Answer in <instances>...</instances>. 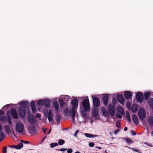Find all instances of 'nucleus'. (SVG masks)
Wrapping results in <instances>:
<instances>
[{
	"instance_id": "nucleus-47",
	"label": "nucleus",
	"mask_w": 153,
	"mask_h": 153,
	"mask_svg": "<svg viewBox=\"0 0 153 153\" xmlns=\"http://www.w3.org/2000/svg\"><path fill=\"white\" fill-rule=\"evenodd\" d=\"M5 112L3 111H0V116H2L4 114Z\"/></svg>"
},
{
	"instance_id": "nucleus-40",
	"label": "nucleus",
	"mask_w": 153,
	"mask_h": 153,
	"mask_svg": "<svg viewBox=\"0 0 153 153\" xmlns=\"http://www.w3.org/2000/svg\"><path fill=\"white\" fill-rule=\"evenodd\" d=\"M7 118H8L7 120H8V123L10 125H11V123H12V122H11V117L8 115Z\"/></svg>"
},
{
	"instance_id": "nucleus-60",
	"label": "nucleus",
	"mask_w": 153,
	"mask_h": 153,
	"mask_svg": "<svg viewBox=\"0 0 153 153\" xmlns=\"http://www.w3.org/2000/svg\"><path fill=\"white\" fill-rule=\"evenodd\" d=\"M103 114L105 116H106L107 114V112L106 111H103Z\"/></svg>"
},
{
	"instance_id": "nucleus-56",
	"label": "nucleus",
	"mask_w": 153,
	"mask_h": 153,
	"mask_svg": "<svg viewBox=\"0 0 153 153\" xmlns=\"http://www.w3.org/2000/svg\"><path fill=\"white\" fill-rule=\"evenodd\" d=\"M67 150V149H64V148H61L59 149V151H65Z\"/></svg>"
},
{
	"instance_id": "nucleus-15",
	"label": "nucleus",
	"mask_w": 153,
	"mask_h": 153,
	"mask_svg": "<svg viewBox=\"0 0 153 153\" xmlns=\"http://www.w3.org/2000/svg\"><path fill=\"white\" fill-rule=\"evenodd\" d=\"M47 116L49 122H51L53 120V114L51 110H50L49 112H47Z\"/></svg>"
},
{
	"instance_id": "nucleus-31",
	"label": "nucleus",
	"mask_w": 153,
	"mask_h": 153,
	"mask_svg": "<svg viewBox=\"0 0 153 153\" xmlns=\"http://www.w3.org/2000/svg\"><path fill=\"white\" fill-rule=\"evenodd\" d=\"M23 144L22 143H20L18 145H16V149H19L23 147Z\"/></svg>"
},
{
	"instance_id": "nucleus-19",
	"label": "nucleus",
	"mask_w": 153,
	"mask_h": 153,
	"mask_svg": "<svg viewBox=\"0 0 153 153\" xmlns=\"http://www.w3.org/2000/svg\"><path fill=\"white\" fill-rule=\"evenodd\" d=\"M116 109L118 112L123 115L124 114L125 112L122 107L118 106L116 107Z\"/></svg>"
},
{
	"instance_id": "nucleus-63",
	"label": "nucleus",
	"mask_w": 153,
	"mask_h": 153,
	"mask_svg": "<svg viewBox=\"0 0 153 153\" xmlns=\"http://www.w3.org/2000/svg\"><path fill=\"white\" fill-rule=\"evenodd\" d=\"M2 129V127L1 125V124H0V131H1Z\"/></svg>"
},
{
	"instance_id": "nucleus-32",
	"label": "nucleus",
	"mask_w": 153,
	"mask_h": 153,
	"mask_svg": "<svg viewBox=\"0 0 153 153\" xmlns=\"http://www.w3.org/2000/svg\"><path fill=\"white\" fill-rule=\"evenodd\" d=\"M86 137L89 138H93L96 137V136L91 134L86 133L85 134Z\"/></svg>"
},
{
	"instance_id": "nucleus-34",
	"label": "nucleus",
	"mask_w": 153,
	"mask_h": 153,
	"mask_svg": "<svg viewBox=\"0 0 153 153\" xmlns=\"http://www.w3.org/2000/svg\"><path fill=\"white\" fill-rule=\"evenodd\" d=\"M125 139V140L127 143H133V141L131 140L130 139L128 138V137L126 138H124Z\"/></svg>"
},
{
	"instance_id": "nucleus-58",
	"label": "nucleus",
	"mask_w": 153,
	"mask_h": 153,
	"mask_svg": "<svg viewBox=\"0 0 153 153\" xmlns=\"http://www.w3.org/2000/svg\"><path fill=\"white\" fill-rule=\"evenodd\" d=\"M10 105V104L6 105L3 107V108L4 109L5 107L8 108Z\"/></svg>"
},
{
	"instance_id": "nucleus-59",
	"label": "nucleus",
	"mask_w": 153,
	"mask_h": 153,
	"mask_svg": "<svg viewBox=\"0 0 153 153\" xmlns=\"http://www.w3.org/2000/svg\"><path fill=\"white\" fill-rule=\"evenodd\" d=\"M144 143L145 144L147 145L148 146H152V144H150L147 143H145V142Z\"/></svg>"
},
{
	"instance_id": "nucleus-1",
	"label": "nucleus",
	"mask_w": 153,
	"mask_h": 153,
	"mask_svg": "<svg viewBox=\"0 0 153 153\" xmlns=\"http://www.w3.org/2000/svg\"><path fill=\"white\" fill-rule=\"evenodd\" d=\"M71 105L73 106L72 107V121H74V119L75 116V111L76 108L78 106V101L77 99H73L71 102Z\"/></svg>"
},
{
	"instance_id": "nucleus-57",
	"label": "nucleus",
	"mask_w": 153,
	"mask_h": 153,
	"mask_svg": "<svg viewBox=\"0 0 153 153\" xmlns=\"http://www.w3.org/2000/svg\"><path fill=\"white\" fill-rule=\"evenodd\" d=\"M9 147L16 149V145H10L8 146Z\"/></svg>"
},
{
	"instance_id": "nucleus-11",
	"label": "nucleus",
	"mask_w": 153,
	"mask_h": 153,
	"mask_svg": "<svg viewBox=\"0 0 153 153\" xmlns=\"http://www.w3.org/2000/svg\"><path fill=\"white\" fill-rule=\"evenodd\" d=\"M64 115L66 117L69 116L70 115L72 116V109H69L68 108H65L64 111Z\"/></svg>"
},
{
	"instance_id": "nucleus-41",
	"label": "nucleus",
	"mask_w": 153,
	"mask_h": 153,
	"mask_svg": "<svg viewBox=\"0 0 153 153\" xmlns=\"http://www.w3.org/2000/svg\"><path fill=\"white\" fill-rule=\"evenodd\" d=\"M116 127L118 128L120 127V123L119 121H117L116 122Z\"/></svg>"
},
{
	"instance_id": "nucleus-38",
	"label": "nucleus",
	"mask_w": 153,
	"mask_h": 153,
	"mask_svg": "<svg viewBox=\"0 0 153 153\" xmlns=\"http://www.w3.org/2000/svg\"><path fill=\"white\" fill-rule=\"evenodd\" d=\"M58 143H52L50 144V146L51 148H52L58 146Z\"/></svg>"
},
{
	"instance_id": "nucleus-20",
	"label": "nucleus",
	"mask_w": 153,
	"mask_h": 153,
	"mask_svg": "<svg viewBox=\"0 0 153 153\" xmlns=\"http://www.w3.org/2000/svg\"><path fill=\"white\" fill-rule=\"evenodd\" d=\"M59 101L61 108H63L64 106L67 105L66 102H65V101L62 99H59Z\"/></svg>"
},
{
	"instance_id": "nucleus-4",
	"label": "nucleus",
	"mask_w": 153,
	"mask_h": 153,
	"mask_svg": "<svg viewBox=\"0 0 153 153\" xmlns=\"http://www.w3.org/2000/svg\"><path fill=\"white\" fill-rule=\"evenodd\" d=\"M136 99L137 102L141 103L144 100V96L142 93L139 92L136 95Z\"/></svg>"
},
{
	"instance_id": "nucleus-24",
	"label": "nucleus",
	"mask_w": 153,
	"mask_h": 153,
	"mask_svg": "<svg viewBox=\"0 0 153 153\" xmlns=\"http://www.w3.org/2000/svg\"><path fill=\"white\" fill-rule=\"evenodd\" d=\"M4 128L6 131L8 133L10 132V126L8 125H6L4 126Z\"/></svg>"
},
{
	"instance_id": "nucleus-28",
	"label": "nucleus",
	"mask_w": 153,
	"mask_h": 153,
	"mask_svg": "<svg viewBox=\"0 0 153 153\" xmlns=\"http://www.w3.org/2000/svg\"><path fill=\"white\" fill-rule=\"evenodd\" d=\"M126 118L128 120V122L129 123H131V120L128 111H126Z\"/></svg>"
},
{
	"instance_id": "nucleus-16",
	"label": "nucleus",
	"mask_w": 153,
	"mask_h": 153,
	"mask_svg": "<svg viewBox=\"0 0 153 153\" xmlns=\"http://www.w3.org/2000/svg\"><path fill=\"white\" fill-rule=\"evenodd\" d=\"M19 104L21 106L24 108H26L29 106V102H27L22 101L20 102Z\"/></svg>"
},
{
	"instance_id": "nucleus-12",
	"label": "nucleus",
	"mask_w": 153,
	"mask_h": 153,
	"mask_svg": "<svg viewBox=\"0 0 153 153\" xmlns=\"http://www.w3.org/2000/svg\"><path fill=\"white\" fill-rule=\"evenodd\" d=\"M117 100L118 102L121 104H123L124 102V98L123 96L121 94H119L117 96Z\"/></svg>"
},
{
	"instance_id": "nucleus-53",
	"label": "nucleus",
	"mask_w": 153,
	"mask_h": 153,
	"mask_svg": "<svg viewBox=\"0 0 153 153\" xmlns=\"http://www.w3.org/2000/svg\"><path fill=\"white\" fill-rule=\"evenodd\" d=\"M73 152V150L71 149H68L67 150V152L68 153H71Z\"/></svg>"
},
{
	"instance_id": "nucleus-30",
	"label": "nucleus",
	"mask_w": 153,
	"mask_h": 153,
	"mask_svg": "<svg viewBox=\"0 0 153 153\" xmlns=\"http://www.w3.org/2000/svg\"><path fill=\"white\" fill-rule=\"evenodd\" d=\"M150 94L149 92L147 91L144 94V98L145 100H147L149 97Z\"/></svg>"
},
{
	"instance_id": "nucleus-29",
	"label": "nucleus",
	"mask_w": 153,
	"mask_h": 153,
	"mask_svg": "<svg viewBox=\"0 0 153 153\" xmlns=\"http://www.w3.org/2000/svg\"><path fill=\"white\" fill-rule=\"evenodd\" d=\"M7 120V117L5 116H1L0 118V121L2 123H5Z\"/></svg>"
},
{
	"instance_id": "nucleus-36",
	"label": "nucleus",
	"mask_w": 153,
	"mask_h": 153,
	"mask_svg": "<svg viewBox=\"0 0 153 153\" xmlns=\"http://www.w3.org/2000/svg\"><path fill=\"white\" fill-rule=\"evenodd\" d=\"M65 143V140L62 139H60L59 140L58 142V143L60 145H62Z\"/></svg>"
},
{
	"instance_id": "nucleus-6",
	"label": "nucleus",
	"mask_w": 153,
	"mask_h": 153,
	"mask_svg": "<svg viewBox=\"0 0 153 153\" xmlns=\"http://www.w3.org/2000/svg\"><path fill=\"white\" fill-rule=\"evenodd\" d=\"M10 113L11 114V116L13 117L15 119H18L19 117L17 112L15 109L12 108L10 111H7V114L8 115H9V114Z\"/></svg>"
},
{
	"instance_id": "nucleus-26",
	"label": "nucleus",
	"mask_w": 153,
	"mask_h": 153,
	"mask_svg": "<svg viewBox=\"0 0 153 153\" xmlns=\"http://www.w3.org/2000/svg\"><path fill=\"white\" fill-rule=\"evenodd\" d=\"M27 120L29 122L31 123H35L36 122V120L33 117L28 118Z\"/></svg>"
},
{
	"instance_id": "nucleus-5",
	"label": "nucleus",
	"mask_w": 153,
	"mask_h": 153,
	"mask_svg": "<svg viewBox=\"0 0 153 153\" xmlns=\"http://www.w3.org/2000/svg\"><path fill=\"white\" fill-rule=\"evenodd\" d=\"M138 116L139 119L142 120L146 117V113L144 110L143 108H140L138 111Z\"/></svg>"
},
{
	"instance_id": "nucleus-62",
	"label": "nucleus",
	"mask_w": 153,
	"mask_h": 153,
	"mask_svg": "<svg viewBox=\"0 0 153 153\" xmlns=\"http://www.w3.org/2000/svg\"><path fill=\"white\" fill-rule=\"evenodd\" d=\"M46 138V137H44L42 139L41 143H42V142H43L44 140H45V138Z\"/></svg>"
},
{
	"instance_id": "nucleus-52",
	"label": "nucleus",
	"mask_w": 153,
	"mask_h": 153,
	"mask_svg": "<svg viewBox=\"0 0 153 153\" xmlns=\"http://www.w3.org/2000/svg\"><path fill=\"white\" fill-rule=\"evenodd\" d=\"M131 133L132 135H135L136 134V133L135 131L133 130L131 131Z\"/></svg>"
},
{
	"instance_id": "nucleus-23",
	"label": "nucleus",
	"mask_w": 153,
	"mask_h": 153,
	"mask_svg": "<svg viewBox=\"0 0 153 153\" xmlns=\"http://www.w3.org/2000/svg\"><path fill=\"white\" fill-rule=\"evenodd\" d=\"M131 109L133 113H135L137 111L138 108L136 105H133L131 107Z\"/></svg>"
},
{
	"instance_id": "nucleus-64",
	"label": "nucleus",
	"mask_w": 153,
	"mask_h": 153,
	"mask_svg": "<svg viewBox=\"0 0 153 153\" xmlns=\"http://www.w3.org/2000/svg\"><path fill=\"white\" fill-rule=\"evenodd\" d=\"M127 129H128V128L127 127H125V128H124V130L125 131H127Z\"/></svg>"
},
{
	"instance_id": "nucleus-44",
	"label": "nucleus",
	"mask_w": 153,
	"mask_h": 153,
	"mask_svg": "<svg viewBox=\"0 0 153 153\" xmlns=\"http://www.w3.org/2000/svg\"><path fill=\"white\" fill-rule=\"evenodd\" d=\"M128 148L130 149H131V150H132L135 151V152H139V151L138 149H135V148H131L129 147H128Z\"/></svg>"
},
{
	"instance_id": "nucleus-49",
	"label": "nucleus",
	"mask_w": 153,
	"mask_h": 153,
	"mask_svg": "<svg viewBox=\"0 0 153 153\" xmlns=\"http://www.w3.org/2000/svg\"><path fill=\"white\" fill-rule=\"evenodd\" d=\"M79 130H77L75 131L74 134V135L75 136H76L77 135L78 133L79 132Z\"/></svg>"
},
{
	"instance_id": "nucleus-3",
	"label": "nucleus",
	"mask_w": 153,
	"mask_h": 153,
	"mask_svg": "<svg viewBox=\"0 0 153 153\" xmlns=\"http://www.w3.org/2000/svg\"><path fill=\"white\" fill-rule=\"evenodd\" d=\"M24 129V126L22 123L19 122L17 123L15 127V129L17 132L21 133L23 131Z\"/></svg>"
},
{
	"instance_id": "nucleus-7",
	"label": "nucleus",
	"mask_w": 153,
	"mask_h": 153,
	"mask_svg": "<svg viewBox=\"0 0 153 153\" xmlns=\"http://www.w3.org/2000/svg\"><path fill=\"white\" fill-rule=\"evenodd\" d=\"M93 102L94 108H97L100 106V101L97 97H95L93 98Z\"/></svg>"
},
{
	"instance_id": "nucleus-21",
	"label": "nucleus",
	"mask_w": 153,
	"mask_h": 153,
	"mask_svg": "<svg viewBox=\"0 0 153 153\" xmlns=\"http://www.w3.org/2000/svg\"><path fill=\"white\" fill-rule=\"evenodd\" d=\"M53 105L55 110H58L59 108V104L58 102L56 100H54L53 102Z\"/></svg>"
},
{
	"instance_id": "nucleus-10",
	"label": "nucleus",
	"mask_w": 153,
	"mask_h": 153,
	"mask_svg": "<svg viewBox=\"0 0 153 153\" xmlns=\"http://www.w3.org/2000/svg\"><path fill=\"white\" fill-rule=\"evenodd\" d=\"M109 97L107 94H104L102 96V100L103 104L105 105H107L108 104Z\"/></svg>"
},
{
	"instance_id": "nucleus-51",
	"label": "nucleus",
	"mask_w": 153,
	"mask_h": 153,
	"mask_svg": "<svg viewBox=\"0 0 153 153\" xmlns=\"http://www.w3.org/2000/svg\"><path fill=\"white\" fill-rule=\"evenodd\" d=\"M86 113L83 112L82 113V116L83 117L85 118L86 117Z\"/></svg>"
},
{
	"instance_id": "nucleus-55",
	"label": "nucleus",
	"mask_w": 153,
	"mask_h": 153,
	"mask_svg": "<svg viewBox=\"0 0 153 153\" xmlns=\"http://www.w3.org/2000/svg\"><path fill=\"white\" fill-rule=\"evenodd\" d=\"M120 131V129H117V130L114 131V133L115 134H116Z\"/></svg>"
},
{
	"instance_id": "nucleus-27",
	"label": "nucleus",
	"mask_w": 153,
	"mask_h": 153,
	"mask_svg": "<svg viewBox=\"0 0 153 153\" xmlns=\"http://www.w3.org/2000/svg\"><path fill=\"white\" fill-rule=\"evenodd\" d=\"M37 105L39 106H42L44 105V100H39L37 102Z\"/></svg>"
},
{
	"instance_id": "nucleus-43",
	"label": "nucleus",
	"mask_w": 153,
	"mask_h": 153,
	"mask_svg": "<svg viewBox=\"0 0 153 153\" xmlns=\"http://www.w3.org/2000/svg\"><path fill=\"white\" fill-rule=\"evenodd\" d=\"M30 106L31 108L36 106L34 101H32L31 102Z\"/></svg>"
},
{
	"instance_id": "nucleus-14",
	"label": "nucleus",
	"mask_w": 153,
	"mask_h": 153,
	"mask_svg": "<svg viewBox=\"0 0 153 153\" xmlns=\"http://www.w3.org/2000/svg\"><path fill=\"white\" fill-rule=\"evenodd\" d=\"M132 119L134 123L136 125H137L139 122L138 118L137 115L135 114H133L132 115Z\"/></svg>"
},
{
	"instance_id": "nucleus-50",
	"label": "nucleus",
	"mask_w": 153,
	"mask_h": 153,
	"mask_svg": "<svg viewBox=\"0 0 153 153\" xmlns=\"http://www.w3.org/2000/svg\"><path fill=\"white\" fill-rule=\"evenodd\" d=\"M41 116V114H40L38 113L36 115V118H39Z\"/></svg>"
},
{
	"instance_id": "nucleus-54",
	"label": "nucleus",
	"mask_w": 153,
	"mask_h": 153,
	"mask_svg": "<svg viewBox=\"0 0 153 153\" xmlns=\"http://www.w3.org/2000/svg\"><path fill=\"white\" fill-rule=\"evenodd\" d=\"M23 143L25 144H28L30 143V142L27 141H24L22 140H21Z\"/></svg>"
},
{
	"instance_id": "nucleus-22",
	"label": "nucleus",
	"mask_w": 153,
	"mask_h": 153,
	"mask_svg": "<svg viewBox=\"0 0 153 153\" xmlns=\"http://www.w3.org/2000/svg\"><path fill=\"white\" fill-rule=\"evenodd\" d=\"M50 105V101L48 100H44V105L46 107H49Z\"/></svg>"
},
{
	"instance_id": "nucleus-39",
	"label": "nucleus",
	"mask_w": 153,
	"mask_h": 153,
	"mask_svg": "<svg viewBox=\"0 0 153 153\" xmlns=\"http://www.w3.org/2000/svg\"><path fill=\"white\" fill-rule=\"evenodd\" d=\"M31 110L33 113H35L37 111V109L36 108V106L31 108Z\"/></svg>"
},
{
	"instance_id": "nucleus-35",
	"label": "nucleus",
	"mask_w": 153,
	"mask_h": 153,
	"mask_svg": "<svg viewBox=\"0 0 153 153\" xmlns=\"http://www.w3.org/2000/svg\"><path fill=\"white\" fill-rule=\"evenodd\" d=\"M30 129V130L33 132H35V127L34 125L31 126H30L29 127Z\"/></svg>"
},
{
	"instance_id": "nucleus-9",
	"label": "nucleus",
	"mask_w": 153,
	"mask_h": 153,
	"mask_svg": "<svg viewBox=\"0 0 153 153\" xmlns=\"http://www.w3.org/2000/svg\"><path fill=\"white\" fill-rule=\"evenodd\" d=\"M115 106L110 104L108 106V111L109 113L112 116H113L115 113Z\"/></svg>"
},
{
	"instance_id": "nucleus-25",
	"label": "nucleus",
	"mask_w": 153,
	"mask_h": 153,
	"mask_svg": "<svg viewBox=\"0 0 153 153\" xmlns=\"http://www.w3.org/2000/svg\"><path fill=\"white\" fill-rule=\"evenodd\" d=\"M148 103L149 106L153 108V98H150L148 100Z\"/></svg>"
},
{
	"instance_id": "nucleus-33",
	"label": "nucleus",
	"mask_w": 153,
	"mask_h": 153,
	"mask_svg": "<svg viewBox=\"0 0 153 153\" xmlns=\"http://www.w3.org/2000/svg\"><path fill=\"white\" fill-rule=\"evenodd\" d=\"M4 134L1 131H0V142H1L4 137Z\"/></svg>"
},
{
	"instance_id": "nucleus-17",
	"label": "nucleus",
	"mask_w": 153,
	"mask_h": 153,
	"mask_svg": "<svg viewBox=\"0 0 153 153\" xmlns=\"http://www.w3.org/2000/svg\"><path fill=\"white\" fill-rule=\"evenodd\" d=\"M93 116L95 117H97L99 115V114L98 112V110L96 108H94L92 110Z\"/></svg>"
},
{
	"instance_id": "nucleus-48",
	"label": "nucleus",
	"mask_w": 153,
	"mask_h": 153,
	"mask_svg": "<svg viewBox=\"0 0 153 153\" xmlns=\"http://www.w3.org/2000/svg\"><path fill=\"white\" fill-rule=\"evenodd\" d=\"M116 117L117 118L121 119L122 118V116L119 114H116Z\"/></svg>"
},
{
	"instance_id": "nucleus-45",
	"label": "nucleus",
	"mask_w": 153,
	"mask_h": 153,
	"mask_svg": "<svg viewBox=\"0 0 153 153\" xmlns=\"http://www.w3.org/2000/svg\"><path fill=\"white\" fill-rule=\"evenodd\" d=\"M7 152V147L5 146L4 147L3 149V153H6Z\"/></svg>"
},
{
	"instance_id": "nucleus-61",
	"label": "nucleus",
	"mask_w": 153,
	"mask_h": 153,
	"mask_svg": "<svg viewBox=\"0 0 153 153\" xmlns=\"http://www.w3.org/2000/svg\"><path fill=\"white\" fill-rule=\"evenodd\" d=\"M47 130V129H43V131L44 133H45L46 132Z\"/></svg>"
},
{
	"instance_id": "nucleus-42",
	"label": "nucleus",
	"mask_w": 153,
	"mask_h": 153,
	"mask_svg": "<svg viewBox=\"0 0 153 153\" xmlns=\"http://www.w3.org/2000/svg\"><path fill=\"white\" fill-rule=\"evenodd\" d=\"M117 102V100L115 98H114L112 100V103L115 106L116 103Z\"/></svg>"
},
{
	"instance_id": "nucleus-8",
	"label": "nucleus",
	"mask_w": 153,
	"mask_h": 153,
	"mask_svg": "<svg viewBox=\"0 0 153 153\" xmlns=\"http://www.w3.org/2000/svg\"><path fill=\"white\" fill-rule=\"evenodd\" d=\"M18 113L20 118H24L25 116L26 111L23 108H19L18 111Z\"/></svg>"
},
{
	"instance_id": "nucleus-37",
	"label": "nucleus",
	"mask_w": 153,
	"mask_h": 153,
	"mask_svg": "<svg viewBox=\"0 0 153 153\" xmlns=\"http://www.w3.org/2000/svg\"><path fill=\"white\" fill-rule=\"evenodd\" d=\"M61 119V116L57 115L56 117V120L58 122H59Z\"/></svg>"
},
{
	"instance_id": "nucleus-13",
	"label": "nucleus",
	"mask_w": 153,
	"mask_h": 153,
	"mask_svg": "<svg viewBox=\"0 0 153 153\" xmlns=\"http://www.w3.org/2000/svg\"><path fill=\"white\" fill-rule=\"evenodd\" d=\"M131 92L128 91L125 92L124 94V96L126 100L129 99L131 97Z\"/></svg>"
},
{
	"instance_id": "nucleus-46",
	"label": "nucleus",
	"mask_w": 153,
	"mask_h": 153,
	"mask_svg": "<svg viewBox=\"0 0 153 153\" xmlns=\"http://www.w3.org/2000/svg\"><path fill=\"white\" fill-rule=\"evenodd\" d=\"M89 145L91 147H93L94 146V144L93 142H91L89 143Z\"/></svg>"
},
{
	"instance_id": "nucleus-2",
	"label": "nucleus",
	"mask_w": 153,
	"mask_h": 153,
	"mask_svg": "<svg viewBox=\"0 0 153 153\" xmlns=\"http://www.w3.org/2000/svg\"><path fill=\"white\" fill-rule=\"evenodd\" d=\"M82 106L85 111H89L90 110V105L88 99H84L82 102Z\"/></svg>"
},
{
	"instance_id": "nucleus-18",
	"label": "nucleus",
	"mask_w": 153,
	"mask_h": 153,
	"mask_svg": "<svg viewBox=\"0 0 153 153\" xmlns=\"http://www.w3.org/2000/svg\"><path fill=\"white\" fill-rule=\"evenodd\" d=\"M148 123L149 126L151 127H153V117H150L148 118Z\"/></svg>"
}]
</instances>
